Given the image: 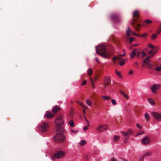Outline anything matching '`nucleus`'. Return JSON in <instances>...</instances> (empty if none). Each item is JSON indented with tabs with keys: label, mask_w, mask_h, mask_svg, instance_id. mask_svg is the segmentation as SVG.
Here are the masks:
<instances>
[{
	"label": "nucleus",
	"mask_w": 161,
	"mask_h": 161,
	"mask_svg": "<svg viewBox=\"0 0 161 161\" xmlns=\"http://www.w3.org/2000/svg\"><path fill=\"white\" fill-rule=\"evenodd\" d=\"M125 53H124V54H119V55L121 57H124L125 56Z\"/></svg>",
	"instance_id": "62"
},
{
	"label": "nucleus",
	"mask_w": 161,
	"mask_h": 161,
	"mask_svg": "<svg viewBox=\"0 0 161 161\" xmlns=\"http://www.w3.org/2000/svg\"><path fill=\"white\" fill-rule=\"evenodd\" d=\"M147 101L150 104L152 105H153L155 104V102L154 100L152 98H149L147 99Z\"/></svg>",
	"instance_id": "20"
},
{
	"label": "nucleus",
	"mask_w": 161,
	"mask_h": 161,
	"mask_svg": "<svg viewBox=\"0 0 161 161\" xmlns=\"http://www.w3.org/2000/svg\"><path fill=\"white\" fill-rule=\"evenodd\" d=\"M54 114H52L49 111H47L46 114V116L48 118H51L53 117Z\"/></svg>",
	"instance_id": "18"
},
{
	"label": "nucleus",
	"mask_w": 161,
	"mask_h": 161,
	"mask_svg": "<svg viewBox=\"0 0 161 161\" xmlns=\"http://www.w3.org/2000/svg\"><path fill=\"white\" fill-rule=\"evenodd\" d=\"M87 73L89 76L92 75V71L91 69H88L87 70Z\"/></svg>",
	"instance_id": "26"
},
{
	"label": "nucleus",
	"mask_w": 161,
	"mask_h": 161,
	"mask_svg": "<svg viewBox=\"0 0 161 161\" xmlns=\"http://www.w3.org/2000/svg\"><path fill=\"white\" fill-rule=\"evenodd\" d=\"M148 46L150 48L153 49L154 48V46L152 44H149L148 45Z\"/></svg>",
	"instance_id": "41"
},
{
	"label": "nucleus",
	"mask_w": 161,
	"mask_h": 161,
	"mask_svg": "<svg viewBox=\"0 0 161 161\" xmlns=\"http://www.w3.org/2000/svg\"><path fill=\"white\" fill-rule=\"evenodd\" d=\"M86 103L89 106H90L92 104V101L89 99H87L86 100Z\"/></svg>",
	"instance_id": "24"
},
{
	"label": "nucleus",
	"mask_w": 161,
	"mask_h": 161,
	"mask_svg": "<svg viewBox=\"0 0 161 161\" xmlns=\"http://www.w3.org/2000/svg\"><path fill=\"white\" fill-rule=\"evenodd\" d=\"M126 132L128 133V134L129 136L130 134H131L132 133V131L130 130H129L127 132Z\"/></svg>",
	"instance_id": "49"
},
{
	"label": "nucleus",
	"mask_w": 161,
	"mask_h": 161,
	"mask_svg": "<svg viewBox=\"0 0 161 161\" xmlns=\"http://www.w3.org/2000/svg\"><path fill=\"white\" fill-rule=\"evenodd\" d=\"M158 50V48H154L148 52V53L150 55L151 57L154 56V55L156 53Z\"/></svg>",
	"instance_id": "14"
},
{
	"label": "nucleus",
	"mask_w": 161,
	"mask_h": 161,
	"mask_svg": "<svg viewBox=\"0 0 161 161\" xmlns=\"http://www.w3.org/2000/svg\"><path fill=\"white\" fill-rule=\"evenodd\" d=\"M133 73V71H132V70H130V72H129V74L130 75H131Z\"/></svg>",
	"instance_id": "61"
},
{
	"label": "nucleus",
	"mask_w": 161,
	"mask_h": 161,
	"mask_svg": "<svg viewBox=\"0 0 161 161\" xmlns=\"http://www.w3.org/2000/svg\"><path fill=\"white\" fill-rule=\"evenodd\" d=\"M56 135L54 137V140L56 142H63L64 141L65 137L63 135L64 130L63 129L61 128L59 130H57Z\"/></svg>",
	"instance_id": "2"
},
{
	"label": "nucleus",
	"mask_w": 161,
	"mask_h": 161,
	"mask_svg": "<svg viewBox=\"0 0 161 161\" xmlns=\"http://www.w3.org/2000/svg\"><path fill=\"white\" fill-rule=\"evenodd\" d=\"M111 103H112V104L113 105H116L117 103H116V101L115 100H114V99H112L111 100Z\"/></svg>",
	"instance_id": "37"
},
{
	"label": "nucleus",
	"mask_w": 161,
	"mask_h": 161,
	"mask_svg": "<svg viewBox=\"0 0 161 161\" xmlns=\"http://www.w3.org/2000/svg\"><path fill=\"white\" fill-rule=\"evenodd\" d=\"M84 106L85 107H82L84 108V109H87V108H87V107L86 106H85L84 105Z\"/></svg>",
	"instance_id": "59"
},
{
	"label": "nucleus",
	"mask_w": 161,
	"mask_h": 161,
	"mask_svg": "<svg viewBox=\"0 0 161 161\" xmlns=\"http://www.w3.org/2000/svg\"><path fill=\"white\" fill-rule=\"evenodd\" d=\"M143 133V132H142L138 133H137V136H138V135H142V134Z\"/></svg>",
	"instance_id": "55"
},
{
	"label": "nucleus",
	"mask_w": 161,
	"mask_h": 161,
	"mask_svg": "<svg viewBox=\"0 0 161 161\" xmlns=\"http://www.w3.org/2000/svg\"><path fill=\"white\" fill-rule=\"evenodd\" d=\"M69 124L71 127H73L74 126V123L73 120H71L69 122Z\"/></svg>",
	"instance_id": "30"
},
{
	"label": "nucleus",
	"mask_w": 161,
	"mask_h": 161,
	"mask_svg": "<svg viewBox=\"0 0 161 161\" xmlns=\"http://www.w3.org/2000/svg\"><path fill=\"white\" fill-rule=\"evenodd\" d=\"M91 84H92V87L93 88H94L95 87V86L93 82V83H92Z\"/></svg>",
	"instance_id": "57"
},
{
	"label": "nucleus",
	"mask_w": 161,
	"mask_h": 161,
	"mask_svg": "<svg viewBox=\"0 0 161 161\" xmlns=\"http://www.w3.org/2000/svg\"><path fill=\"white\" fill-rule=\"evenodd\" d=\"M55 123L56 126V130H59L61 128L63 129L61 127V125L64 123L63 120L62 116L57 117L55 120Z\"/></svg>",
	"instance_id": "3"
},
{
	"label": "nucleus",
	"mask_w": 161,
	"mask_h": 161,
	"mask_svg": "<svg viewBox=\"0 0 161 161\" xmlns=\"http://www.w3.org/2000/svg\"><path fill=\"white\" fill-rule=\"evenodd\" d=\"M76 102L78 104H79V105H80L81 107H85L84 106V105L83 103L80 102V101H76Z\"/></svg>",
	"instance_id": "33"
},
{
	"label": "nucleus",
	"mask_w": 161,
	"mask_h": 161,
	"mask_svg": "<svg viewBox=\"0 0 161 161\" xmlns=\"http://www.w3.org/2000/svg\"><path fill=\"white\" fill-rule=\"evenodd\" d=\"M145 118L147 120H148L149 119V115L147 113L145 114Z\"/></svg>",
	"instance_id": "34"
},
{
	"label": "nucleus",
	"mask_w": 161,
	"mask_h": 161,
	"mask_svg": "<svg viewBox=\"0 0 161 161\" xmlns=\"http://www.w3.org/2000/svg\"><path fill=\"white\" fill-rule=\"evenodd\" d=\"M136 49H134L132 51L131 53L130 54V56L131 58H134L136 55Z\"/></svg>",
	"instance_id": "21"
},
{
	"label": "nucleus",
	"mask_w": 161,
	"mask_h": 161,
	"mask_svg": "<svg viewBox=\"0 0 161 161\" xmlns=\"http://www.w3.org/2000/svg\"><path fill=\"white\" fill-rule=\"evenodd\" d=\"M152 152H146L143 156L144 157L145 156H148L151 155Z\"/></svg>",
	"instance_id": "32"
},
{
	"label": "nucleus",
	"mask_w": 161,
	"mask_h": 161,
	"mask_svg": "<svg viewBox=\"0 0 161 161\" xmlns=\"http://www.w3.org/2000/svg\"><path fill=\"white\" fill-rule=\"evenodd\" d=\"M102 98L103 99L107 100H109L110 99V97L105 95L102 96Z\"/></svg>",
	"instance_id": "23"
},
{
	"label": "nucleus",
	"mask_w": 161,
	"mask_h": 161,
	"mask_svg": "<svg viewBox=\"0 0 161 161\" xmlns=\"http://www.w3.org/2000/svg\"><path fill=\"white\" fill-rule=\"evenodd\" d=\"M136 36H138V37H141V35H138L137 34H136Z\"/></svg>",
	"instance_id": "63"
},
{
	"label": "nucleus",
	"mask_w": 161,
	"mask_h": 161,
	"mask_svg": "<svg viewBox=\"0 0 161 161\" xmlns=\"http://www.w3.org/2000/svg\"><path fill=\"white\" fill-rule=\"evenodd\" d=\"M151 58L150 56H147L143 60L144 64L146 65L147 68L148 69H151L152 68V65L150 63L149 59Z\"/></svg>",
	"instance_id": "7"
},
{
	"label": "nucleus",
	"mask_w": 161,
	"mask_h": 161,
	"mask_svg": "<svg viewBox=\"0 0 161 161\" xmlns=\"http://www.w3.org/2000/svg\"><path fill=\"white\" fill-rule=\"evenodd\" d=\"M49 125L46 122H43L39 127V130L42 132H46L48 130Z\"/></svg>",
	"instance_id": "4"
},
{
	"label": "nucleus",
	"mask_w": 161,
	"mask_h": 161,
	"mask_svg": "<svg viewBox=\"0 0 161 161\" xmlns=\"http://www.w3.org/2000/svg\"><path fill=\"white\" fill-rule=\"evenodd\" d=\"M132 34L133 35L136 36V32H134L132 33Z\"/></svg>",
	"instance_id": "58"
},
{
	"label": "nucleus",
	"mask_w": 161,
	"mask_h": 161,
	"mask_svg": "<svg viewBox=\"0 0 161 161\" xmlns=\"http://www.w3.org/2000/svg\"><path fill=\"white\" fill-rule=\"evenodd\" d=\"M90 125L89 124L88 125V126H86L84 127L83 129L85 131L86 130H87L88 129V126H90Z\"/></svg>",
	"instance_id": "39"
},
{
	"label": "nucleus",
	"mask_w": 161,
	"mask_h": 161,
	"mask_svg": "<svg viewBox=\"0 0 161 161\" xmlns=\"http://www.w3.org/2000/svg\"><path fill=\"white\" fill-rule=\"evenodd\" d=\"M156 71H159L161 70V67H157L155 68Z\"/></svg>",
	"instance_id": "36"
},
{
	"label": "nucleus",
	"mask_w": 161,
	"mask_h": 161,
	"mask_svg": "<svg viewBox=\"0 0 161 161\" xmlns=\"http://www.w3.org/2000/svg\"><path fill=\"white\" fill-rule=\"evenodd\" d=\"M84 158L86 160H87L88 159V156L87 155H85L84 157Z\"/></svg>",
	"instance_id": "52"
},
{
	"label": "nucleus",
	"mask_w": 161,
	"mask_h": 161,
	"mask_svg": "<svg viewBox=\"0 0 161 161\" xmlns=\"http://www.w3.org/2000/svg\"><path fill=\"white\" fill-rule=\"evenodd\" d=\"M90 81H91V83L93 82V80L92 78H90Z\"/></svg>",
	"instance_id": "54"
},
{
	"label": "nucleus",
	"mask_w": 161,
	"mask_h": 161,
	"mask_svg": "<svg viewBox=\"0 0 161 161\" xmlns=\"http://www.w3.org/2000/svg\"><path fill=\"white\" fill-rule=\"evenodd\" d=\"M137 21V19H133L131 25L137 31H139V29L138 27H140L141 25L139 24L136 23Z\"/></svg>",
	"instance_id": "8"
},
{
	"label": "nucleus",
	"mask_w": 161,
	"mask_h": 161,
	"mask_svg": "<svg viewBox=\"0 0 161 161\" xmlns=\"http://www.w3.org/2000/svg\"><path fill=\"white\" fill-rule=\"evenodd\" d=\"M150 141V138L148 136L145 137L142 141V143L144 145H147L149 144Z\"/></svg>",
	"instance_id": "11"
},
{
	"label": "nucleus",
	"mask_w": 161,
	"mask_h": 161,
	"mask_svg": "<svg viewBox=\"0 0 161 161\" xmlns=\"http://www.w3.org/2000/svg\"><path fill=\"white\" fill-rule=\"evenodd\" d=\"M139 17V11L138 10H136L133 13V17H136L137 18Z\"/></svg>",
	"instance_id": "22"
},
{
	"label": "nucleus",
	"mask_w": 161,
	"mask_h": 161,
	"mask_svg": "<svg viewBox=\"0 0 161 161\" xmlns=\"http://www.w3.org/2000/svg\"><path fill=\"white\" fill-rule=\"evenodd\" d=\"M86 141L84 140H82L80 142L79 144L80 145L84 146L86 144Z\"/></svg>",
	"instance_id": "28"
},
{
	"label": "nucleus",
	"mask_w": 161,
	"mask_h": 161,
	"mask_svg": "<svg viewBox=\"0 0 161 161\" xmlns=\"http://www.w3.org/2000/svg\"><path fill=\"white\" fill-rule=\"evenodd\" d=\"M97 54L101 55L104 58H109L111 55V53L106 51L105 47L104 45L99 46L98 47H96Z\"/></svg>",
	"instance_id": "1"
},
{
	"label": "nucleus",
	"mask_w": 161,
	"mask_h": 161,
	"mask_svg": "<svg viewBox=\"0 0 161 161\" xmlns=\"http://www.w3.org/2000/svg\"><path fill=\"white\" fill-rule=\"evenodd\" d=\"M134 39L133 38L130 37L129 39V42L130 43L131 42L134 40Z\"/></svg>",
	"instance_id": "46"
},
{
	"label": "nucleus",
	"mask_w": 161,
	"mask_h": 161,
	"mask_svg": "<svg viewBox=\"0 0 161 161\" xmlns=\"http://www.w3.org/2000/svg\"><path fill=\"white\" fill-rule=\"evenodd\" d=\"M161 31V30L159 28V29L157 30V31H156V33H157V35L160 34Z\"/></svg>",
	"instance_id": "43"
},
{
	"label": "nucleus",
	"mask_w": 161,
	"mask_h": 161,
	"mask_svg": "<svg viewBox=\"0 0 161 161\" xmlns=\"http://www.w3.org/2000/svg\"><path fill=\"white\" fill-rule=\"evenodd\" d=\"M115 73L116 74L117 76L119 77H121V75L120 74V73L119 72H118L117 71V70H115Z\"/></svg>",
	"instance_id": "29"
},
{
	"label": "nucleus",
	"mask_w": 161,
	"mask_h": 161,
	"mask_svg": "<svg viewBox=\"0 0 161 161\" xmlns=\"http://www.w3.org/2000/svg\"><path fill=\"white\" fill-rule=\"evenodd\" d=\"M66 152L62 150H60L55 153L53 156V157H55L58 159L62 158L64 157L65 155Z\"/></svg>",
	"instance_id": "5"
},
{
	"label": "nucleus",
	"mask_w": 161,
	"mask_h": 161,
	"mask_svg": "<svg viewBox=\"0 0 161 161\" xmlns=\"http://www.w3.org/2000/svg\"><path fill=\"white\" fill-rule=\"evenodd\" d=\"M95 60H96V61L98 63H99V62L98 60V59L97 58H95Z\"/></svg>",
	"instance_id": "60"
},
{
	"label": "nucleus",
	"mask_w": 161,
	"mask_h": 161,
	"mask_svg": "<svg viewBox=\"0 0 161 161\" xmlns=\"http://www.w3.org/2000/svg\"><path fill=\"white\" fill-rule=\"evenodd\" d=\"M151 114L158 121H161V114H159L155 112H152Z\"/></svg>",
	"instance_id": "9"
},
{
	"label": "nucleus",
	"mask_w": 161,
	"mask_h": 161,
	"mask_svg": "<svg viewBox=\"0 0 161 161\" xmlns=\"http://www.w3.org/2000/svg\"><path fill=\"white\" fill-rule=\"evenodd\" d=\"M111 80L109 76L105 77L104 78V84L105 87H106L107 86L110 85Z\"/></svg>",
	"instance_id": "10"
},
{
	"label": "nucleus",
	"mask_w": 161,
	"mask_h": 161,
	"mask_svg": "<svg viewBox=\"0 0 161 161\" xmlns=\"http://www.w3.org/2000/svg\"><path fill=\"white\" fill-rule=\"evenodd\" d=\"M108 127L107 125H99L97 129L100 132H103L108 129Z\"/></svg>",
	"instance_id": "6"
},
{
	"label": "nucleus",
	"mask_w": 161,
	"mask_h": 161,
	"mask_svg": "<svg viewBox=\"0 0 161 161\" xmlns=\"http://www.w3.org/2000/svg\"><path fill=\"white\" fill-rule=\"evenodd\" d=\"M111 161H117V159L114 158H112L111 159Z\"/></svg>",
	"instance_id": "50"
},
{
	"label": "nucleus",
	"mask_w": 161,
	"mask_h": 161,
	"mask_svg": "<svg viewBox=\"0 0 161 161\" xmlns=\"http://www.w3.org/2000/svg\"><path fill=\"white\" fill-rule=\"evenodd\" d=\"M136 56L138 58H139L140 54H141V52H140V51L138 50L137 49H136Z\"/></svg>",
	"instance_id": "31"
},
{
	"label": "nucleus",
	"mask_w": 161,
	"mask_h": 161,
	"mask_svg": "<svg viewBox=\"0 0 161 161\" xmlns=\"http://www.w3.org/2000/svg\"><path fill=\"white\" fill-rule=\"evenodd\" d=\"M120 93L123 96H124L126 98H127V99L129 98L128 96L123 92L121 91Z\"/></svg>",
	"instance_id": "27"
},
{
	"label": "nucleus",
	"mask_w": 161,
	"mask_h": 161,
	"mask_svg": "<svg viewBox=\"0 0 161 161\" xmlns=\"http://www.w3.org/2000/svg\"><path fill=\"white\" fill-rule=\"evenodd\" d=\"M112 17L114 20L115 22H119L121 20L120 18L116 14H114L112 15Z\"/></svg>",
	"instance_id": "13"
},
{
	"label": "nucleus",
	"mask_w": 161,
	"mask_h": 161,
	"mask_svg": "<svg viewBox=\"0 0 161 161\" xmlns=\"http://www.w3.org/2000/svg\"><path fill=\"white\" fill-rule=\"evenodd\" d=\"M152 22V21L150 19H147L146 21V23L147 24H150Z\"/></svg>",
	"instance_id": "40"
},
{
	"label": "nucleus",
	"mask_w": 161,
	"mask_h": 161,
	"mask_svg": "<svg viewBox=\"0 0 161 161\" xmlns=\"http://www.w3.org/2000/svg\"><path fill=\"white\" fill-rule=\"evenodd\" d=\"M86 82L87 81L86 80H84L82 83L81 85L83 86L86 85Z\"/></svg>",
	"instance_id": "47"
},
{
	"label": "nucleus",
	"mask_w": 161,
	"mask_h": 161,
	"mask_svg": "<svg viewBox=\"0 0 161 161\" xmlns=\"http://www.w3.org/2000/svg\"><path fill=\"white\" fill-rule=\"evenodd\" d=\"M122 59V58H121V57L119 55L118 56H115L113 57V61L114 64H115L117 59L119 60Z\"/></svg>",
	"instance_id": "17"
},
{
	"label": "nucleus",
	"mask_w": 161,
	"mask_h": 161,
	"mask_svg": "<svg viewBox=\"0 0 161 161\" xmlns=\"http://www.w3.org/2000/svg\"><path fill=\"white\" fill-rule=\"evenodd\" d=\"M144 157L143 156L141 158H140V161H143Z\"/></svg>",
	"instance_id": "53"
},
{
	"label": "nucleus",
	"mask_w": 161,
	"mask_h": 161,
	"mask_svg": "<svg viewBox=\"0 0 161 161\" xmlns=\"http://www.w3.org/2000/svg\"><path fill=\"white\" fill-rule=\"evenodd\" d=\"M60 110V108L58 106H56L52 109V111L55 114Z\"/></svg>",
	"instance_id": "15"
},
{
	"label": "nucleus",
	"mask_w": 161,
	"mask_h": 161,
	"mask_svg": "<svg viewBox=\"0 0 161 161\" xmlns=\"http://www.w3.org/2000/svg\"><path fill=\"white\" fill-rule=\"evenodd\" d=\"M159 85L157 86L156 84H153L151 87V89L152 92L154 94L156 93L157 88H159Z\"/></svg>",
	"instance_id": "12"
},
{
	"label": "nucleus",
	"mask_w": 161,
	"mask_h": 161,
	"mask_svg": "<svg viewBox=\"0 0 161 161\" xmlns=\"http://www.w3.org/2000/svg\"><path fill=\"white\" fill-rule=\"evenodd\" d=\"M132 31L131 28L130 27H128L127 30L126 31V35L127 38H128L130 35V33Z\"/></svg>",
	"instance_id": "16"
},
{
	"label": "nucleus",
	"mask_w": 161,
	"mask_h": 161,
	"mask_svg": "<svg viewBox=\"0 0 161 161\" xmlns=\"http://www.w3.org/2000/svg\"><path fill=\"white\" fill-rule=\"evenodd\" d=\"M147 35V34L146 33H144L142 35H141V37H146Z\"/></svg>",
	"instance_id": "44"
},
{
	"label": "nucleus",
	"mask_w": 161,
	"mask_h": 161,
	"mask_svg": "<svg viewBox=\"0 0 161 161\" xmlns=\"http://www.w3.org/2000/svg\"><path fill=\"white\" fill-rule=\"evenodd\" d=\"M83 114H85V109H84L83 110Z\"/></svg>",
	"instance_id": "64"
},
{
	"label": "nucleus",
	"mask_w": 161,
	"mask_h": 161,
	"mask_svg": "<svg viewBox=\"0 0 161 161\" xmlns=\"http://www.w3.org/2000/svg\"><path fill=\"white\" fill-rule=\"evenodd\" d=\"M98 77L97 76H96V77H95L94 78V79L95 80V81H97L98 79Z\"/></svg>",
	"instance_id": "56"
},
{
	"label": "nucleus",
	"mask_w": 161,
	"mask_h": 161,
	"mask_svg": "<svg viewBox=\"0 0 161 161\" xmlns=\"http://www.w3.org/2000/svg\"><path fill=\"white\" fill-rule=\"evenodd\" d=\"M142 56L143 57L145 56L146 55V53L143 51L142 52Z\"/></svg>",
	"instance_id": "45"
},
{
	"label": "nucleus",
	"mask_w": 161,
	"mask_h": 161,
	"mask_svg": "<svg viewBox=\"0 0 161 161\" xmlns=\"http://www.w3.org/2000/svg\"><path fill=\"white\" fill-rule=\"evenodd\" d=\"M125 64V62L123 61H121L119 62V64L121 65H123Z\"/></svg>",
	"instance_id": "42"
},
{
	"label": "nucleus",
	"mask_w": 161,
	"mask_h": 161,
	"mask_svg": "<svg viewBox=\"0 0 161 161\" xmlns=\"http://www.w3.org/2000/svg\"><path fill=\"white\" fill-rule=\"evenodd\" d=\"M71 132L73 133H75L77 132L78 131L77 130H71Z\"/></svg>",
	"instance_id": "51"
},
{
	"label": "nucleus",
	"mask_w": 161,
	"mask_h": 161,
	"mask_svg": "<svg viewBox=\"0 0 161 161\" xmlns=\"http://www.w3.org/2000/svg\"><path fill=\"white\" fill-rule=\"evenodd\" d=\"M157 37V35L155 34H153L151 37V39L152 40H154Z\"/></svg>",
	"instance_id": "25"
},
{
	"label": "nucleus",
	"mask_w": 161,
	"mask_h": 161,
	"mask_svg": "<svg viewBox=\"0 0 161 161\" xmlns=\"http://www.w3.org/2000/svg\"><path fill=\"white\" fill-rule=\"evenodd\" d=\"M121 132L124 135V136L125 137V136L129 137V135H128V133L126 132H124L123 131H121Z\"/></svg>",
	"instance_id": "35"
},
{
	"label": "nucleus",
	"mask_w": 161,
	"mask_h": 161,
	"mask_svg": "<svg viewBox=\"0 0 161 161\" xmlns=\"http://www.w3.org/2000/svg\"><path fill=\"white\" fill-rule=\"evenodd\" d=\"M136 125L138 128L139 129H141V126L139 124H138V123H137Z\"/></svg>",
	"instance_id": "48"
},
{
	"label": "nucleus",
	"mask_w": 161,
	"mask_h": 161,
	"mask_svg": "<svg viewBox=\"0 0 161 161\" xmlns=\"http://www.w3.org/2000/svg\"><path fill=\"white\" fill-rule=\"evenodd\" d=\"M128 136H125V137L124 140V143H126L127 142V140L128 139Z\"/></svg>",
	"instance_id": "38"
},
{
	"label": "nucleus",
	"mask_w": 161,
	"mask_h": 161,
	"mask_svg": "<svg viewBox=\"0 0 161 161\" xmlns=\"http://www.w3.org/2000/svg\"><path fill=\"white\" fill-rule=\"evenodd\" d=\"M120 138V137L119 136H115L113 137L112 140L114 142H116L118 141Z\"/></svg>",
	"instance_id": "19"
}]
</instances>
